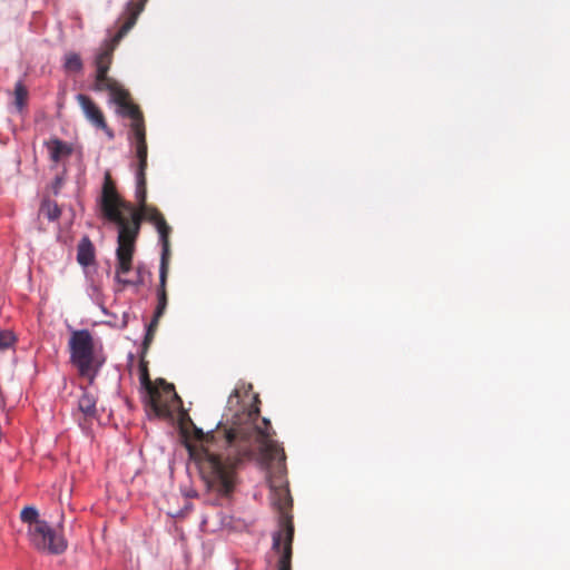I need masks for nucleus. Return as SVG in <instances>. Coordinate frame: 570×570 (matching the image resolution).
<instances>
[{
  "label": "nucleus",
  "mask_w": 570,
  "mask_h": 570,
  "mask_svg": "<svg viewBox=\"0 0 570 570\" xmlns=\"http://www.w3.org/2000/svg\"><path fill=\"white\" fill-rule=\"evenodd\" d=\"M47 147L53 163H59L62 158L68 157L72 153L70 145L58 138L48 141Z\"/></svg>",
  "instance_id": "dca6fc26"
},
{
  "label": "nucleus",
  "mask_w": 570,
  "mask_h": 570,
  "mask_svg": "<svg viewBox=\"0 0 570 570\" xmlns=\"http://www.w3.org/2000/svg\"><path fill=\"white\" fill-rule=\"evenodd\" d=\"M140 383L147 391V393L150 391V389H154L156 386L150 381L147 364L144 362L140 363Z\"/></svg>",
  "instance_id": "412c9836"
},
{
  "label": "nucleus",
  "mask_w": 570,
  "mask_h": 570,
  "mask_svg": "<svg viewBox=\"0 0 570 570\" xmlns=\"http://www.w3.org/2000/svg\"><path fill=\"white\" fill-rule=\"evenodd\" d=\"M181 403L174 384L167 383L163 379H159L156 386L148 392V404L155 415L159 417L170 416L173 409Z\"/></svg>",
  "instance_id": "423d86ee"
},
{
  "label": "nucleus",
  "mask_w": 570,
  "mask_h": 570,
  "mask_svg": "<svg viewBox=\"0 0 570 570\" xmlns=\"http://www.w3.org/2000/svg\"><path fill=\"white\" fill-rule=\"evenodd\" d=\"M134 145H135V154L137 158V169H136V195L144 200L146 197V169H147V141H146V128H137L131 130Z\"/></svg>",
  "instance_id": "1a4fd4ad"
},
{
  "label": "nucleus",
  "mask_w": 570,
  "mask_h": 570,
  "mask_svg": "<svg viewBox=\"0 0 570 570\" xmlns=\"http://www.w3.org/2000/svg\"><path fill=\"white\" fill-rule=\"evenodd\" d=\"M41 216L46 217L49 222H56L61 216V209L56 202L43 199L38 213V217L40 218Z\"/></svg>",
  "instance_id": "a211bd4d"
},
{
  "label": "nucleus",
  "mask_w": 570,
  "mask_h": 570,
  "mask_svg": "<svg viewBox=\"0 0 570 570\" xmlns=\"http://www.w3.org/2000/svg\"><path fill=\"white\" fill-rule=\"evenodd\" d=\"M148 0H130L124 13L125 21L116 33V40L122 39L136 24L139 14L144 11Z\"/></svg>",
  "instance_id": "ddd939ff"
},
{
  "label": "nucleus",
  "mask_w": 570,
  "mask_h": 570,
  "mask_svg": "<svg viewBox=\"0 0 570 570\" xmlns=\"http://www.w3.org/2000/svg\"><path fill=\"white\" fill-rule=\"evenodd\" d=\"M120 40L121 39L117 41L115 36L111 41L105 42V45L100 48L99 52L96 55V77L94 85V89L96 91H105L119 83L116 79L108 76V71L112 62L115 46Z\"/></svg>",
  "instance_id": "6e6552de"
},
{
  "label": "nucleus",
  "mask_w": 570,
  "mask_h": 570,
  "mask_svg": "<svg viewBox=\"0 0 570 570\" xmlns=\"http://www.w3.org/2000/svg\"><path fill=\"white\" fill-rule=\"evenodd\" d=\"M293 529L289 525L286 531V540L282 541L279 550H275L279 554L277 570H292L293 556Z\"/></svg>",
  "instance_id": "4468645a"
},
{
  "label": "nucleus",
  "mask_w": 570,
  "mask_h": 570,
  "mask_svg": "<svg viewBox=\"0 0 570 570\" xmlns=\"http://www.w3.org/2000/svg\"><path fill=\"white\" fill-rule=\"evenodd\" d=\"M259 397L246 394L240 397L234 390L227 401L226 422L215 431L204 433L193 425L195 442H187L189 456L196 463L207 490L218 498H228L237 482V468L255 459L263 465L285 462L284 449L273 440L269 420L261 417Z\"/></svg>",
  "instance_id": "f257e3e1"
},
{
  "label": "nucleus",
  "mask_w": 570,
  "mask_h": 570,
  "mask_svg": "<svg viewBox=\"0 0 570 570\" xmlns=\"http://www.w3.org/2000/svg\"><path fill=\"white\" fill-rule=\"evenodd\" d=\"M68 346L71 364L78 370L80 376L88 379L92 384L105 358L96 353L91 333L88 330L73 331Z\"/></svg>",
  "instance_id": "7ed1b4c3"
},
{
  "label": "nucleus",
  "mask_w": 570,
  "mask_h": 570,
  "mask_svg": "<svg viewBox=\"0 0 570 570\" xmlns=\"http://www.w3.org/2000/svg\"><path fill=\"white\" fill-rule=\"evenodd\" d=\"M112 101L119 107V114L122 117L131 119V130L145 127V120L141 110L137 105L130 101V95L120 83L107 90Z\"/></svg>",
  "instance_id": "9d476101"
},
{
  "label": "nucleus",
  "mask_w": 570,
  "mask_h": 570,
  "mask_svg": "<svg viewBox=\"0 0 570 570\" xmlns=\"http://www.w3.org/2000/svg\"><path fill=\"white\" fill-rule=\"evenodd\" d=\"M28 98V90L21 81H18L14 87V104L18 109H22Z\"/></svg>",
  "instance_id": "aec40b11"
},
{
  "label": "nucleus",
  "mask_w": 570,
  "mask_h": 570,
  "mask_svg": "<svg viewBox=\"0 0 570 570\" xmlns=\"http://www.w3.org/2000/svg\"><path fill=\"white\" fill-rule=\"evenodd\" d=\"M77 262L83 267L95 262V247L88 236L82 237L78 244Z\"/></svg>",
  "instance_id": "2eb2a0df"
},
{
  "label": "nucleus",
  "mask_w": 570,
  "mask_h": 570,
  "mask_svg": "<svg viewBox=\"0 0 570 570\" xmlns=\"http://www.w3.org/2000/svg\"><path fill=\"white\" fill-rule=\"evenodd\" d=\"M96 404V397L85 390L78 400V411L82 413L86 419H92L97 415Z\"/></svg>",
  "instance_id": "f3484780"
},
{
  "label": "nucleus",
  "mask_w": 570,
  "mask_h": 570,
  "mask_svg": "<svg viewBox=\"0 0 570 570\" xmlns=\"http://www.w3.org/2000/svg\"><path fill=\"white\" fill-rule=\"evenodd\" d=\"M167 277H168V272L159 271V286L157 289V301L158 302H157V306H156L153 320L150 321L149 325L147 326L146 335H145V338L142 342L144 353L147 352V350L149 348V346L155 337V333L157 331L159 320L164 315L166 307H167V303H168L167 289H166Z\"/></svg>",
  "instance_id": "9b49d317"
},
{
  "label": "nucleus",
  "mask_w": 570,
  "mask_h": 570,
  "mask_svg": "<svg viewBox=\"0 0 570 570\" xmlns=\"http://www.w3.org/2000/svg\"><path fill=\"white\" fill-rule=\"evenodd\" d=\"M77 101L79 102L86 119L95 128L102 130L108 138L112 139L115 137L114 131L108 127L105 115L96 102L83 94H79L77 96Z\"/></svg>",
  "instance_id": "f8f14e48"
},
{
  "label": "nucleus",
  "mask_w": 570,
  "mask_h": 570,
  "mask_svg": "<svg viewBox=\"0 0 570 570\" xmlns=\"http://www.w3.org/2000/svg\"><path fill=\"white\" fill-rule=\"evenodd\" d=\"M38 515L33 507H24L20 513L21 520L29 524L28 534L32 546L50 554L63 553L68 547L67 540L47 521L39 520Z\"/></svg>",
  "instance_id": "20e7f679"
},
{
  "label": "nucleus",
  "mask_w": 570,
  "mask_h": 570,
  "mask_svg": "<svg viewBox=\"0 0 570 570\" xmlns=\"http://www.w3.org/2000/svg\"><path fill=\"white\" fill-rule=\"evenodd\" d=\"M63 68L68 72H80L83 68L80 55L72 51L67 52L63 58Z\"/></svg>",
  "instance_id": "6ab92c4d"
},
{
  "label": "nucleus",
  "mask_w": 570,
  "mask_h": 570,
  "mask_svg": "<svg viewBox=\"0 0 570 570\" xmlns=\"http://www.w3.org/2000/svg\"><path fill=\"white\" fill-rule=\"evenodd\" d=\"M271 501L272 504L279 512L281 530L273 535V549L279 550L282 541L286 540V531L291 525L294 530V524L289 511L293 505V501L289 494V490L286 487H272L271 488Z\"/></svg>",
  "instance_id": "0eeeda50"
},
{
  "label": "nucleus",
  "mask_w": 570,
  "mask_h": 570,
  "mask_svg": "<svg viewBox=\"0 0 570 570\" xmlns=\"http://www.w3.org/2000/svg\"><path fill=\"white\" fill-rule=\"evenodd\" d=\"M98 205L104 217L119 227L116 249V282L124 286L141 284V279L122 278V275L132 269V257L140 229L141 215L119 195L109 171L104 175Z\"/></svg>",
  "instance_id": "f03ea898"
},
{
  "label": "nucleus",
  "mask_w": 570,
  "mask_h": 570,
  "mask_svg": "<svg viewBox=\"0 0 570 570\" xmlns=\"http://www.w3.org/2000/svg\"><path fill=\"white\" fill-rule=\"evenodd\" d=\"M16 341V337L10 331H0V351L10 348Z\"/></svg>",
  "instance_id": "4be33fe9"
},
{
  "label": "nucleus",
  "mask_w": 570,
  "mask_h": 570,
  "mask_svg": "<svg viewBox=\"0 0 570 570\" xmlns=\"http://www.w3.org/2000/svg\"><path fill=\"white\" fill-rule=\"evenodd\" d=\"M146 198L141 200L137 195L136 199L139 205V209L137 210L141 215V220L146 219L155 225L157 232L159 234V239L161 243V257H160V266L159 271L169 272V262H170V244H169V235L171 232L170 226L167 224L163 214L156 208L148 206L146 204Z\"/></svg>",
  "instance_id": "39448f33"
}]
</instances>
